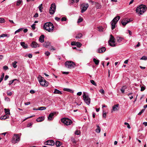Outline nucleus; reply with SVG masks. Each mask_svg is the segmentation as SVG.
<instances>
[{"label": "nucleus", "mask_w": 147, "mask_h": 147, "mask_svg": "<svg viewBox=\"0 0 147 147\" xmlns=\"http://www.w3.org/2000/svg\"><path fill=\"white\" fill-rule=\"evenodd\" d=\"M38 79L40 85L44 87H47L49 83L48 82L46 81L44 78L40 75H39L38 78Z\"/></svg>", "instance_id": "1"}, {"label": "nucleus", "mask_w": 147, "mask_h": 147, "mask_svg": "<svg viewBox=\"0 0 147 147\" xmlns=\"http://www.w3.org/2000/svg\"><path fill=\"white\" fill-rule=\"evenodd\" d=\"M43 28L45 30L51 32L54 29V26L51 22H47L44 24Z\"/></svg>", "instance_id": "2"}, {"label": "nucleus", "mask_w": 147, "mask_h": 147, "mask_svg": "<svg viewBox=\"0 0 147 147\" xmlns=\"http://www.w3.org/2000/svg\"><path fill=\"white\" fill-rule=\"evenodd\" d=\"M146 5H141L138 7L136 9V11L138 14H142L146 10Z\"/></svg>", "instance_id": "3"}, {"label": "nucleus", "mask_w": 147, "mask_h": 147, "mask_svg": "<svg viewBox=\"0 0 147 147\" xmlns=\"http://www.w3.org/2000/svg\"><path fill=\"white\" fill-rule=\"evenodd\" d=\"M120 17L117 16L115 17L113 20L111 22V29L113 30L115 27V25L117 23V22L120 19Z\"/></svg>", "instance_id": "4"}, {"label": "nucleus", "mask_w": 147, "mask_h": 147, "mask_svg": "<svg viewBox=\"0 0 147 147\" xmlns=\"http://www.w3.org/2000/svg\"><path fill=\"white\" fill-rule=\"evenodd\" d=\"M65 67L71 69L74 68L75 66V64L71 61H67L65 63Z\"/></svg>", "instance_id": "5"}, {"label": "nucleus", "mask_w": 147, "mask_h": 147, "mask_svg": "<svg viewBox=\"0 0 147 147\" xmlns=\"http://www.w3.org/2000/svg\"><path fill=\"white\" fill-rule=\"evenodd\" d=\"M20 140V137L18 134H14L12 138L11 142L15 144L18 143Z\"/></svg>", "instance_id": "6"}, {"label": "nucleus", "mask_w": 147, "mask_h": 147, "mask_svg": "<svg viewBox=\"0 0 147 147\" xmlns=\"http://www.w3.org/2000/svg\"><path fill=\"white\" fill-rule=\"evenodd\" d=\"M115 38L113 35L111 34L110 35L109 40V41L108 43L109 45L112 47H115Z\"/></svg>", "instance_id": "7"}, {"label": "nucleus", "mask_w": 147, "mask_h": 147, "mask_svg": "<svg viewBox=\"0 0 147 147\" xmlns=\"http://www.w3.org/2000/svg\"><path fill=\"white\" fill-rule=\"evenodd\" d=\"M61 122L67 125H70L72 123L71 121L68 118H63L61 119Z\"/></svg>", "instance_id": "8"}, {"label": "nucleus", "mask_w": 147, "mask_h": 147, "mask_svg": "<svg viewBox=\"0 0 147 147\" xmlns=\"http://www.w3.org/2000/svg\"><path fill=\"white\" fill-rule=\"evenodd\" d=\"M83 98L85 102L87 105H89L90 103V99L88 96H87L84 93L83 96Z\"/></svg>", "instance_id": "9"}, {"label": "nucleus", "mask_w": 147, "mask_h": 147, "mask_svg": "<svg viewBox=\"0 0 147 147\" xmlns=\"http://www.w3.org/2000/svg\"><path fill=\"white\" fill-rule=\"evenodd\" d=\"M56 10V5L55 3H52L49 9V13L51 14H53L55 13Z\"/></svg>", "instance_id": "10"}, {"label": "nucleus", "mask_w": 147, "mask_h": 147, "mask_svg": "<svg viewBox=\"0 0 147 147\" xmlns=\"http://www.w3.org/2000/svg\"><path fill=\"white\" fill-rule=\"evenodd\" d=\"M88 7V4H83L81 5L80 8L81 9V13H83L87 9Z\"/></svg>", "instance_id": "11"}, {"label": "nucleus", "mask_w": 147, "mask_h": 147, "mask_svg": "<svg viewBox=\"0 0 147 147\" xmlns=\"http://www.w3.org/2000/svg\"><path fill=\"white\" fill-rule=\"evenodd\" d=\"M30 46L33 48H36L39 47V45L35 41L32 42Z\"/></svg>", "instance_id": "12"}, {"label": "nucleus", "mask_w": 147, "mask_h": 147, "mask_svg": "<svg viewBox=\"0 0 147 147\" xmlns=\"http://www.w3.org/2000/svg\"><path fill=\"white\" fill-rule=\"evenodd\" d=\"M45 143V144L53 146L55 144L53 140H48Z\"/></svg>", "instance_id": "13"}, {"label": "nucleus", "mask_w": 147, "mask_h": 147, "mask_svg": "<svg viewBox=\"0 0 147 147\" xmlns=\"http://www.w3.org/2000/svg\"><path fill=\"white\" fill-rule=\"evenodd\" d=\"M55 113H51L48 117V119L49 121L52 120L53 119V116Z\"/></svg>", "instance_id": "14"}, {"label": "nucleus", "mask_w": 147, "mask_h": 147, "mask_svg": "<svg viewBox=\"0 0 147 147\" xmlns=\"http://www.w3.org/2000/svg\"><path fill=\"white\" fill-rule=\"evenodd\" d=\"M129 22V21L126 20V19H123L121 20V24L124 26L126 25Z\"/></svg>", "instance_id": "15"}, {"label": "nucleus", "mask_w": 147, "mask_h": 147, "mask_svg": "<svg viewBox=\"0 0 147 147\" xmlns=\"http://www.w3.org/2000/svg\"><path fill=\"white\" fill-rule=\"evenodd\" d=\"M21 46L24 49H26L28 48V45L26 44L24 42H21L20 43Z\"/></svg>", "instance_id": "16"}, {"label": "nucleus", "mask_w": 147, "mask_h": 147, "mask_svg": "<svg viewBox=\"0 0 147 147\" xmlns=\"http://www.w3.org/2000/svg\"><path fill=\"white\" fill-rule=\"evenodd\" d=\"M106 48L105 47H102L101 48H99L98 49V52L99 53H102L105 52L106 50Z\"/></svg>", "instance_id": "17"}, {"label": "nucleus", "mask_w": 147, "mask_h": 147, "mask_svg": "<svg viewBox=\"0 0 147 147\" xmlns=\"http://www.w3.org/2000/svg\"><path fill=\"white\" fill-rule=\"evenodd\" d=\"M127 88V86H123L120 89V90L121 93L124 94L125 93V90Z\"/></svg>", "instance_id": "18"}, {"label": "nucleus", "mask_w": 147, "mask_h": 147, "mask_svg": "<svg viewBox=\"0 0 147 147\" xmlns=\"http://www.w3.org/2000/svg\"><path fill=\"white\" fill-rule=\"evenodd\" d=\"M45 36L43 35H42L40 36L39 38V41L41 42H44V38Z\"/></svg>", "instance_id": "19"}, {"label": "nucleus", "mask_w": 147, "mask_h": 147, "mask_svg": "<svg viewBox=\"0 0 147 147\" xmlns=\"http://www.w3.org/2000/svg\"><path fill=\"white\" fill-rule=\"evenodd\" d=\"M96 126L97 128L96 129V132L98 133H99L100 131V128L98 125H97Z\"/></svg>", "instance_id": "20"}, {"label": "nucleus", "mask_w": 147, "mask_h": 147, "mask_svg": "<svg viewBox=\"0 0 147 147\" xmlns=\"http://www.w3.org/2000/svg\"><path fill=\"white\" fill-rule=\"evenodd\" d=\"M119 106V105L118 104H117L116 105H114V106L113 107V111H116V110H117V107Z\"/></svg>", "instance_id": "21"}, {"label": "nucleus", "mask_w": 147, "mask_h": 147, "mask_svg": "<svg viewBox=\"0 0 147 147\" xmlns=\"http://www.w3.org/2000/svg\"><path fill=\"white\" fill-rule=\"evenodd\" d=\"M116 39L117 40L118 42H121L122 40L123 39V38L119 36H117L116 37Z\"/></svg>", "instance_id": "22"}, {"label": "nucleus", "mask_w": 147, "mask_h": 147, "mask_svg": "<svg viewBox=\"0 0 147 147\" xmlns=\"http://www.w3.org/2000/svg\"><path fill=\"white\" fill-rule=\"evenodd\" d=\"M44 119V117H39L36 119V121L38 122H41L43 121Z\"/></svg>", "instance_id": "23"}, {"label": "nucleus", "mask_w": 147, "mask_h": 147, "mask_svg": "<svg viewBox=\"0 0 147 147\" xmlns=\"http://www.w3.org/2000/svg\"><path fill=\"white\" fill-rule=\"evenodd\" d=\"M53 93L54 94H62L61 92L60 91L56 89H55Z\"/></svg>", "instance_id": "24"}, {"label": "nucleus", "mask_w": 147, "mask_h": 147, "mask_svg": "<svg viewBox=\"0 0 147 147\" xmlns=\"http://www.w3.org/2000/svg\"><path fill=\"white\" fill-rule=\"evenodd\" d=\"M9 117V115H6L3 117H1V119L2 120H5L7 118H8Z\"/></svg>", "instance_id": "25"}, {"label": "nucleus", "mask_w": 147, "mask_h": 147, "mask_svg": "<svg viewBox=\"0 0 147 147\" xmlns=\"http://www.w3.org/2000/svg\"><path fill=\"white\" fill-rule=\"evenodd\" d=\"M93 61L95 64L96 65H98L99 62V61L94 58L93 59Z\"/></svg>", "instance_id": "26"}, {"label": "nucleus", "mask_w": 147, "mask_h": 147, "mask_svg": "<svg viewBox=\"0 0 147 147\" xmlns=\"http://www.w3.org/2000/svg\"><path fill=\"white\" fill-rule=\"evenodd\" d=\"M50 44V43L48 42H45V43H44L43 44V46L44 47H45L46 48H47L48 46H49Z\"/></svg>", "instance_id": "27"}, {"label": "nucleus", "mask_w": 147, "mask_h": 147, "mask_svg": "<svg viewBox=\"0 0 147 147\" xmlns=\"http://www.w3.org/2000/svg\"><path fill=\"white\" fill-rule=\"evenodd\" d=\"M61 143L59 141H57L55 142V145L57 147L59 146L60 145H61Z\"/></svg>", "instance_id": "28"}, {"label": "nucleus", "mask_w": 147, "mask_h": 147, "mask_svg": "<svg viewBox=\"0 0 147 147\" xmlns=\"http://www.w3.org/2000/svg\"><path fill=\"white\" fill-rule=\"evenodd\" d=\"M5 111L6 115H9L10 114V111L9 109H4Z\"/></svg>", "instance_id": "29"}, {"label": "nucleus", "mask_w": 147, "mask_h": 147, "mask_svg": "<svg viewBox=\"0 0 147 147\" xmlns=\"http://www.w3.org/2000/svg\"><path fill=\"white\" fill-rule=\"evenodd\" d=\"M82 36V34L81 33H79L76 36V38H81Z\"/></svg>", "instance_id": "30"}, {"label": "nucleus", "mask_w": 147, "mask_h": 147, "mask_svg": "<svg viewBox=\"0 0 147 147\" xmlns=\"http://www.w3.org/2000/svg\"><path fill=\"white\" fill-rule=\"evenodd\" d=\"M17 62L16 61H14L12 63V65L13 67L16 68L17 67V65H16V64L17 63Z\"/></svg>", "instance_id": "31"}, {"label": "nucleus", "mask_w": 147, "mask_h": 147, "mask_svg": "<svg viewBox=\"0 0 147 147\" xmlns=\"http://www.w3.org/2000/svg\"><path fill=\"white\" fill-rule=\"evenodd\" d=\"M46 107H42L38 108V110H43L46 109Z\"/></svg>", "instance_id": "32"}, {"label": "nucleus", "mask_w": 147, "mask_h": 147, "mask_svg": "<svg viewBox=\"0 0 147 147\" xmlns=\"http://www.w3.org/2000/svg\"><path fill=\"white\" fill-rule=\"evenodd\" d=\"M38 8L39 10L40 11V12H42V9H43V7L42 6V4H40L39 6H38Z\"/></svg>", "instance_id": "33"}, {"label": "nucleus", "mask_w": 147, "mask_h": 147, "mask_svg": "<svg viewBox=\"0 0 147 147\" xmlns=\"http://www.w3.org/2000/svg\"><path fill=\"white\" fill-rule=\"evenodd\" d=\"M4 76V73H2L1 77L0 78V83L3 80Z\"/></svg>", "instance_id": "34"}, {"label": "nucleus", "mask_w": 147, "mask_h": 147, "mask_svg": "<svg viewBox=\"0 0 147 147\" xmlns=\"http://www.w3.org/2000/svg\"><path fill=\"white\" fill-rule=\"evenodd\" d=\"M22 2V0H19L17 1L16 3V5L17 6H19Z\"/></svg>", "instance_id": "35"}, {"label": "nucleus", "mask_w": 147, "mask_h": 147, "mask_svg": "<svg viewBox=\"0 0 147 147\" xmlns=\"http://www.w3.org/2000/svg\"><path fill=\"white\" fill-rule=\"evenodd\" d=\"M76 45L78 47H81L82 44L79 42H76Z\"/></svg>", "instance_id": "36"}, {"label": "nucleus", "mask_w": 147, "mask_h": 147, "mask_svg": "<svg viewBox=\"0 0 147 147\" xmlns=\"http://www.w3.org/2000/svg\"><path fill=\"white\" fill-rule=\"evenodd\" d=\"M75 134L76 135H80V130H77L75 131Z\"/></svg>", "instance_id": "37"}, {"label": "nucleus", "mask_w": 147, "mask_h": 147, "mask_svg": "<svg viewBox=\"0 0 147 147\" xmlns=\"http://www.w3.org/2000/svg\"><path fill=\"white\" fill-rule=\"evenodd\" d=\"M95 4H96V6L97 8L99 9L101 8V5L99 3L96 2Z\"/></svg>", "instance_id": "38"}, {"label": "nucleus", "mask_w": 147, "mask_h": 147, "mask_svg": "<svg viewBox=\"0 0 147 147\" xmlns=\"http://www.w3.org/2000/svg\"><path fill=\"white\" fill-rule=\"evenodd\" d=\"M90 82L93 85L96 86V83L95 82L94 80H90Z\"/></svg>", "instance_id": "39"}, {"label": "nucleus", "mask_w": 147, "mask_h": 147, "mask_svg": "<svg viewBox=\"0 0 147 147\" xmlns=\"http://www.w3.org/2000/svg\"><path fill=\"white\" fill-rule=\"evenodd\" d=\"M23 29V28H20L18 29V30H16L15 32V34H16L17 32H20V31H22Z\"/></svg>", "instance_id": "40"}, {"label": "nucleus", "mask_w": 147, "mask_h": 147, "mask_svg": "<svg viewBox=\"0 0 147 147\" xmlns=\"http://www.w3.org/2000/svg\"><path fill=\"white\" fill-rule=\"evenodd\" d=\"M5 100L7 102H9L10 101V99L7 97L6 96L5 97Z\"/></svg>", "instance_id": "41"}, {"label": "nucleus", "mask_w": 147, "mask_h": 147, "mask_svg": "<svg viewBox=\"0 0 147 147\" xmlns=\"http://www.w3.org/2000/svg\"><path fill=\"white\" fill-rule=\"evenodd\" d=\"M98 30L100 32L103 31V28L102 27H98Z\"/></svg>", "instance_id": "42"}, {"label": "nucleus", "mask_w": 147, "mask_h": 147, "mask_svg": "<svg viewBox=\"0 0 147 147\" xmlns=\"http://www.w3.org/2000/svg\"><path fill=\"white\" fill-rule=\"evenodd\" d=\"M140 59L146 60L147 59V57L145 56H144L142 57V58Z\"/></svg>", "instance_id": "43"}, {"label": "nucleus", "mask_w": 147, "mask_h": 147, "mask_svg": "<svg viewBox=\"0 0 147 147\" xmlns=\"http://www.w3.org/2000/svg\"><path fill=\"white\" fill-rule=\"evenodd\" d=\"M124 124L125 125H127V127L128 128L130 129L131 128V127L128 123L126 122H125L124 123Z\"/></svg>", "instance_id": "44"}, {"label": "nucleus", "mask_w": 147, "mask_h": 147, "mask_svg": "<svg viewBox=\"0 0 147 147\" xmlns=\"http://www.w3.org/2000/svg\"><path fill=\"white\" fill-rule=\"evenodd\" d=\"M7 93L8 96H11L12 94V92H9L8 91L7 92Z\"/></svg>", "instance_id": "45"}, {"label": "nucleus", "mask_w": 147, "mask_h": 147, "mask_svg": "<svg viewBox=\"0 0 147 147\" xmlns=\"http://www.w3.org/2000/svg\"><path fill=\"white\" fill-rule=\"evenodd\" d=\"M16 80V79H14V80H12L9 81V85H10L11 84H12L13 82H14V81L15 80Z\"/></svg>", "instance_id": "46"}, {"label": "nucleus", "mask_w": 147, "mask_h": 147, "mask_svg": "<svg viewBox=\"0 0 147 147\" xmlns=\"http://www.w3.org/2000/svg\"><path fill=\"white\" fill-rule=\"evenodd\" d=\"M83 21V19L81 18H79L78 19V21L77 22L78 23H80V22H82Z\"/></svg>", "instance_id": "47"}, {"label": "nucleus", "mask_w": 147, "mask_h": 147, "mask_svg": "<svg viewBox=\"0 0 147 147\" xmlns=\"http://www.w3.org/2000/svg\"><path fill=\"white\" fill-rule=\"evenodd\" d=\"M35 24H34L32 25L31 26V27L32 28V29L33 30H34L35 29Z\"/></svg>", "instance_id": "48"}, {"label": "nucleus", "mask_w": 147, "mask_h": 147, "mask_svg": "<svg viewBox=\"0 0 147 147\" xmlns=\"http://www.w3.org/2000/svg\"><path fill=\"white\" fill-rule=\"evenodd\" d=\"M45 54L47 56H49L50 55V53L48 51H46L45 53Z\"/></svg>", "instance_id": "49"}, {"label": "nucleus", "mask_w": 147, "mask_h": 147, "mask_svg": "<svg viewBox=\"0 0 147 147\" xmlns=\"http://www.w3.org/2000/svg\"><path fill=\"white\" fill-rule=\"evenodd\" d=\"M144 109H142L141 111L138 113V115H140L144 112Z\"/></svg>", "instance_id": "50"}, {"label": "nucleus", "mask_w": 147, "mask_h": 147, "mask_svg": "<svg viewBox=\"0 0 147 147\" xmlns=\"http://www.w3.org/2000/svg\"><path fill=\"white\" fill-rule=\"evenodd\" d=\"M4 22V19L3 18H0V22L3 23Z\"/></svg>", "instance_id": "51"}, {"label": "nucleus", "mask_w": 147, "mask_h": 147, "mask_svg": "<svg viewBox=\"0 0 147 147\" xmlns=\"http://www.w3.org/2000/svg\"><path fill=\"white\" fill-rule=\"evenodd\" d=\"M66 20H67V19H66V18H65V17H63L62 18H61V21H66Z\"/></svg>", "instance_id": "52"}, {"label": "nucleus", "mask_w": 147, "mask_h": 147, "mask_svg": "<svg viewBox=\"0 0 147 147\" xmlns=\"http://www.w3.org/2000/svg\"><path fill=\"white\" fill-rule=\"evenodd\" d=\"M145 87L143 86H142L141 88V91H143L145 90Z\"/></svg>", "instance_id": "53"}, {"label": "nucleus", "mask_w": 147, "mask_h": 147, "mask_svg": "<svg viewBox=\"0 0 147 147\" xmlns=\"http://www.w3.org/2000/svg\"><path fill=\"white\" fill-rule=\"evenodd\" d=\"M63 90L65 91L69 92L71 90L69 89L65 88L63 89Z\"/></svg>", "instance_id": "54"}, {"label": "nucleus", "mask_w": 147, "mask_h": 147, "mask_svg": "<svg viewBox=\"0 0 147 147\" xmlns=\"http://www.w3.org/2000/svg\"><path fill=\"white\" fill-rule=\"evenodd\" d=\"M99 92L101 93L102 94H104V90L102 89H100V90H99Z\"/></svg>", "instance_id": "55"}, {"label": "nucleus", "mask_w": 147, "mask_h": 147, "mask_svg": "<svg viewBox=\"0 0 147 147\" xmlns=\"http://www.w3.org/2000/svg\"><path fill=\"white\" fill-rule=\"evenodd\" d=\"M38 13H36L35 14L34 16L33 17L34 18H37L38 17Z\"/></svg>", "instance_id": "56"}, {"label": "nucleus", "mask_w": 147, "mask_h": 147, "mask_svg": "<svg viewBox=\"0 0 147 147\" xmlns=\"http://www.w3.org/2000/svg\"><path fill=\"white\" fill-rule=\"evenodd\" d=\"M103 117L105 118L106 117V114L105 113H104L103 112V115H102Z\"/></svg>", "instance_id": "57"}, {"label": "nucleus", "mask_w": 147, "mask_h": 147, "mask_svg": "<svg viewBox=\"0 0 147 147\" xmlns=\"http://www.w3.org/2000/svg\"><path fill=\"white\" fill-rule=\"evenodd\" d=\"M55 19L56 20L58 21H59L60 20V18L57 17H56L55 18Z\"/></svg>", "instance_id": "58"}, {"label": "nucleus", "mask_w": 147, "mask_h": 147, "mask_svg": "<svg viewBox=\"0 0 147 147\" xmlns=\"http://www.w3.org/2000/svg\"><path fill=\"white\" fill-rule=\"evenodd\" d=\"M30 92L32 94H33L35 93V91L33 90H31Z\"/></svg>", "instance_id": "59"}, {"label": "nucleus", "mask_w": 147, "mask_h": 147, "mask_svg": "<svg viewBox=\"0 0 147 147\" xmlns=\"http://www.w3.org/2000/svg\"><path fill=\"white\" fill-rule=\"evenodd\" d=\"M89 2H91L92 3V5L94 4V3H96V2H94V1H92L91 0H89Z\"/></svg>", "instance_id": "60"}, {"label": "nucleus", "mask_w": 147, "mask_h": 147, "mask_svg": "<svg viewBox=\"0 0 147 147\" xmlns=\"http://www.w3.org/2000/svg\"><path fill=\"white\" fill-rule=\"evenodd\" d=\"M3 69L5 70H6L8 69V67L7 66H5L3 67Z\"/></svg>", "instance_id": "61"}, {"label": "nucleus", "mask_w": 147, "mask_h": 147, "mask_svg": "<svg viewBox=\"0 0 147 147\" xmlns=\"http://www.w3.org/2000/svg\"><path fill=\"white\" fill-rule=\"evenodd\" d=\"M76 42H72L71 43V45H76Z\"/></svg>", "instance_id": "62"}, {"label": "nucleus", "mask_w": 147, "mask_h": 147, "mask_svg": "<svg viewBox=\"0 0 147 147\" xmlns=\"http://www.w3.org/2000/svg\"><path fill=\"white\" fill-rule=\"evenodd\" d=\"M9 78V76H8V75H6L5 76V78H4V80L5 81L6 80H7V79L8 78Z\"/></svg>", "instance_id": "63"}, {"label": "nucleus", "mask_w": 147, "mask_h": 147, "mask_svg": "<svg viewBox=\"0 0 147 147\" xmlns=\"http://www.w3.org/2000/svg\"><path fill=\"white\" fill-rule=\"evenodd\" d=\"M82 94V92H78L77 93V95L78 96H80Z\"/></svg>", "instance_id": "64"}]
</instances>
